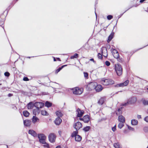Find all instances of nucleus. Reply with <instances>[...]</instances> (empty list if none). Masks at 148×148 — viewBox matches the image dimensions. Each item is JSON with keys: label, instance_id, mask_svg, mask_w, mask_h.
<instances>
[{"label": "nucleus", "instance_id": "1", "mask_svg": "<svg viewBox=\"0 0 148 148\" xmlns=\"http://www.w3.org/2000/svg\"><path fill=\"white\" fill-rule=\"evenodd\" d=\"M101 83L104 85H112L114 83V81L110 79H102L101 80Z\"/></svg>", "mask_w": 148, "mask_h": 148}, {"label": "nucleus", "instance_id": "2", "mask_svg": "<svg viewBox=\"0 0 148 148\" xmlns=\"http://www.w3.org/2000/svg\"><path fill=\"white\" fill-rule=\"evenodd\" d=\"M115 69L116 73L118 76L121 75L122 73V69L120 64H116L115 66Z\"/></svg>", "mask_w": 148, "mask_h": 148}, {"label": "nucleus", "instance_id": "3", "mask_svg": "<svg viewBox=\"0 0 148 148\" xmlns=\"http://www.w3.org/2000/svg\"><path fill=\"white\" fill-rule=\"evenodd\" d=\"M136 100L137 99L136 97H132L129 99L127 101L126 103L123 104V105L125 106L129 104H134L136 102Z\"/></svg>", "mask_w": 148, "mask_h": 148}, {"label": "nucleus", "instance_id": "4", "mask_svg": "<svg viewBox=\"0 0 148 148\" xmlns=\"http://www.w3.org/2000/svg\"><path fill=\"white\" fill-rule=\"evenodd\" d=\"M38 138L39 139V141L40 143H44L45 141L46 137L43 134H38Z\"/></svg>", "mask_w": 148, "mask_h": 148}, {"label": "nucleus", "instance_id": "5", "mask_svg": "<svg viewBox=\"0 0 148 148\" xmlns=\"http://www.w3.org/2000/svg\"><path fill=\"white\" fill-rule=\"evenodd\" d=\"M72 90L73 93L76 95H80L81 94L83 90L82 88H80L78 87L73 88L72 89Z\"/></svg>", "mask_w": 148, "mask_h": 148}, {"label": "nucleus", "instance_id": "6", "mask_svg": "<svg viewBox=\"0 0 148 148\" xmlns=\"http://www.w3.org/2000/svg\"><path fill=\"white\" fill-rule=\"evenodd\" d=\"M96 85H97V83L96 82H92L87 85L86 88L89 90L95 89Z\"/></svg>", "mask_w": 148, "mask_h": 148}, {"label": "nucleus", "instance_id": "7", "mask_svg": "<svg viewBox=\"0 0 148 148\" xmlns=\"http://www.w3.org/2000/svg\"><path fill=\"white\" fill-rule=\"evenodd\" d=\"M56 137V136L54 133H50L48 136L49 140L51 143H53L55 141Z\"/></svg>", "mask_w": 148, "mask_h": 148}, {"label": "nucleus", "instance_id": "8", "mask_svg": "<svg viewBox=\"0 0 148 148\" xmlns=\"http://www.w3.org/2000/svg\"><path fill=\"white\" fill-rule=\"evenodd\" d=\"M82 125L81 123L79 122H77L74 123L73 127L76 130H78L82 128Z\"/></svg>", "mask_w": 148, "mask_h": 148}, {"label": "nucleus", "instance_id": "9", "mask_svg": "<svg viewBox=\"0 0 148 148\" xmlns=\"http://www.w3.org/2000/svg\"><path fill=\"white\" fill-rule=\"evenodd\" d=\"M84 113V111L81 110L79 108H78L76 111V113L77 114V117H80L83 116Z\"/></svg>", "mask_w": 148, "mask_h": 148}, {"label": "nucleus", "instance_id": "10", "mask_svg": "<svg viewBox=\"0 0 148 148\" xmlns=\"http://www.w3.org/2000/svg\"><path fill=\"white\" fill-rule=\"evenodd\" d=\"M44 106V104L41 102H36L34 103V106L36 108H41Z\"/></svg>", "mask_w": 148, "mask_h": 148}, {"label": "nucleus", "instance_id": "11", "mask_svg": "<svg viewBox=\"0 0 148 148\" xmlns=\"http://www.w3.org/2000/svg\"><path fill=\"white\" fill-rule=\"evenodd\" d=\"M129 81L128 80L125 81L123 83L118 84L116 85V87H123L127 86L128 84Z\"/></svg>", "mask_w": 148, "mask_h": 148}, {"label": "nucleus", "instance_id": "12", "mask_svg": "<svg viewBox=\"0 0 148 148\" xmlns=\"http://www.w3.org/2000/svg\"><path fill=\"white\" fill-rule=\"evenodd\" d=\"M113 55L115 58H118L119 57V54L115 49H114L113 51Z\"/></svg>", "mask_w": 148, "mask_h": 148}, {"label": "nucleus", "instance_id": "13", "mask_svg": "<svg viewBox=\"0 0 148 148\" xmlns=\"http://www.w3.org/2000/svg\"><path fill=\"white\" fill-rule=\"evenodd\" d=\"M103 88L101 85L99 84L98 85L97 84V85L96 86L95 89L97 92H99L101 91Z\"/></svg>", "mask_w": 148, "mask_h": 148}, {"label": "nucleus", "instance_id": "14", "mask_svg": "<svg viewBox=\"0 0 148 148\" xmlns=\"http://www.w3.org/2000/svg\"><path fill=\"white\" fill-rule=\"evenodd\" d=\"M101 52L102 55L105 57H106L108 56L107 50L106 48L103 47L101 49Z\"/></svg>", "mask_w": 148, "mask_h": 148}, {"label": "nucleus", "instance_id": "15", "mask_svg": "<svg viewBox=\"0 0 148 148\" xmlns=\"http://www.w3.org/2000/svg\"><path fill=\"white\" fill-rule=\"evenodd\" d=\"M31 121L30 120H26L23 121L24 125L27 127L29 126L31 124Z\"/></svg>", "mask_w": 148, "mask_h": 148}, {"label": "nucleus", "instance_id": "16", "mask_svg": "<svg viewBox=\"0 0 148 148\" xmlns=\"http://www.w3.org/2000/svg\"><path fill=\"white\" fill-rule=\"evenodd\" d=\"M28 133L34 137H36L37 136V134L36 132L32 130H29V131Z\"/></svg>", "mask_w": 148, "mask_h": 148}, {"label": "nucleus", "instance_id": "17", "mask_svg": "<svg viewBox=\"0 0 148 148\" xmlns=\"http://www.w3.org/2000/svg\"><path fill=\"white\" fill-rule=\"evenodd\" d=\"M62 121L61 119L60 118L58 117L55 120L54 123L56 125H58L61 123Z\"/></svg>", "mask_w": 148, "mask_h": 148}, {"label": "nucleus", "instance_id": "18", "mask_svg": "<svg viewBox=\"0 0 148 148\" xmlns=\"http://www.w3.org/2000/svg\"><path fill=\"white\" fill-rule=\"evenodd\" d=\"M90 119L88 115H86L83 117V121L85 123H88L90 121Z\"/></svg>", "mask_w": 148, "mask_h": 148}, {"label": "nucleus", "instance_id": "19", "mask_svg": "<svg viewBox=\"0 0 148 148\" xmlns=\"http://www.w3.org/2000/svg\"><path fill=\"white\" fill-rule=\"evenodd\" d=\"M118 121L119 122H125V117L122 115H120L119 116Z\"/></svg>", "mask_w": 148, "mask_h": 148}, {"label": "nucleus", "instance_id": "20", "mask_svg": "<svg viewBox=\"0 0 148 148\" xmlns=\"http://www.w3.org/2000/svg\"><path fill=\"white\" fill-rule=\"evenodd\" d=\"M40 111V110L38 108H36V109L33 110V113L35 116H36V115L38 114Z\"/></svg>", "mask_w": 148, "mask_h": 148}, {"label": "nucleus", "instance_id": "21", "mask_svg": "<svg viewBox=\"0 0 148 148\" xmlns=\"http://www.w3.org/2000/svg\"><path fill=\"white\" fill-rule=\"evenodd\" d=\"M32 122L33 123H35L36 122L38 121L39 120V119L36 116L34 115V116H33L32 118Z\"/></svg>", "mask_w": 148, "mask_h": 148}, {"label": "nucleus", "instance_id": "22", "mask_svg": "<svg viewBox=\"0 0 148 148\" xmlns=\"http://www.w3.org/2000/svg\"><path fill=\"white\" fill-rule=\"evenodd\" d=\"M34 106V104L32 102H30L27 105V108L29 109H32Z\"/></svg>", "mask_w": 148, "mask_h": 148}, {"label": "nucleus", "instance_id": "23", "mask_svg": "<svg viewBox=\"0 0 148 148\" xmlns=\"http://www.w3.org/2000/svg\"><path fill=\"white\" fill-rule=\"evenodd\" d=\"M105 101V99L104 97L101 98L98 101V103L100 105H102Z\"/></svg>", "mask_w": 148, "mask_h": 148}, {"label": "nucleus", "instance_id": "24", "mask_svg": "<svg viewBox=\"0 0 148 148\" xmlns=\"http://www.w3.org/2000/svg\"><path fill=\"white\" fill-rule=\"evenodd\" d=\"M131 123L132 125H136L138 124V121L136 119H132L131 120Z\"/></svg>", "mask_w": 148, "mask_h": 148}, {"label": "nucleus", "instance_id": "25", "mask_svg": "<svg viewBox=\"0 0 148 148\" xmlns=\"http://www.w3.org/2000/svg\"><path fill=\"white\" fill-rule=\"evenodd\" d=\"M75 141L78 142L80 141L82 139V137L79 135H77L75 137Z\"/></svg>", "mask_w": 148, "mask_h": 148}, {"label": "nucleus", "instance_id": "26", "mask_svg": "<svg viewBox=\"0 0 148 148\" xmlns=\"http://www.w3.org/2000/svg\"><path fill=\"white\" fill-rule=\"evenodd\" d=\"M66 65H64L62 66L61 67H60L59 68L57 69L55 71V73L56 74H57L58 72H59L65 66H66Z\"/></svg>", "mask_w": 148, "mask_h": 148}, {"label": "nucleus", "instance_id": "27", "mask_svg": "<svg viewBox=\"0 0 148 148\" xmlns=\"http://www.w3.org/2000/svg\"><path fill=\"white\" fill-rule=\"evenodd\" d=\"M114 35V33H112L108 37V39L107 40V42H109L112 39V38Z\"/></svg>", "mask_w": 148, "mask_h": 148}, {"label": "nucleus", "instance_id": "28", "mask_svg": "<svg viewBox=\"0 0 148 148\" xmlns=\"http://www.w3.org/2000/svg\"><path fill=\"white\" fill-rule=\"evenodd\" d=\"M78 133V130H76L75 131H74L71 134V136L72 137H75V136L77 135Z\"/></svg>", "mask_w": 148, "mask_h": 148}, {"label": "nucleus", "instance_id": "29", "mask_svg": "<svg viewBox=\"0 0 148 148\" xmlns=\"http://www.w3.org/2000/svg\"><path fill=\"white\" fill-rule=\"evenodd\" d=\"M90 129V127L89 126H87L83 129V130L85 132L89 131Z\"/></svg>", "mask_w": 148, "mask_h": 148}, {"label": "nucleus", "instance_id": "30", "mask_svg": "<svg viewBox=\"0 0 148 148\" xmlns=\"http://www.w3.org/2000/svg\"><path fill=\"white\" fill-rule=\"evenodd\" d=\"M125 122H120L118 126L119 129H121L124 125V123Z\"/></svg>", "mask_w": 148, "mask_h": 148}, {"label": "nucleus", "instance_id": "31", "mask_svg": "<svg viewBox=\"0 0 148 148\" xmlns=\"http://www.w3.org/2000/svg\"><path fill=\"white\" fill-rule=\"evenodd\" d=\"M56 115L59 117L60 118V117H61L62 116V114L61 113V112L60 111H58L56 112Z\"/></svg>", "mask_w": 148, "mask_h": 148}, {"label": "nucleus", "instance_id": "32", "mask_svg": "<svg viewBox=\"0 0 148 148\" xmlns=\"http://www.w3.org/2000/svg\"><path fill=\"white\" fill-rule=\"evenodd\" d=\"M45 106L49 108L51 106L52 103L48 101H47L45 103Z\"/></svg>", "mask_w": 148, "mask_h": 148}, {"label": "nucleus", "instance_id": "33", "mask_svg": "<svg viewBox=\"0 0 148 148\" xmlns=\"http://www.w3.org/2000/svg\"><path fill=\"white\" fill-rule=\"evenodd\" d=\"M23 115L25 117H28L29 114V112L27 111H24L23 112Z\"/></svg>", "mask_w": 148, "mask_h": 148}, {"label": "nucleus", "instance_id": "34", "mask_svg": "<svg viewBox=\"0 0 148 148\" xmlns=\"http://www.w3.org/2000/svg\"><path fill=\"white\" fill-rule=\"evenodd\" d=\"M42 144H43V147H44L45 148H49V144L46 142V141H45V142L44 143H42Z\"/></svg>", "mask_w": 148, "mask_h": 148}, {"label": "nucleus", "instance_id": "35", "mask_svg": "<svg viewBox=\"0 0 148 148\" xmlns=\"http://www.w3.org/2000/svg\"><path fill=\"white\" fill-rule=\"evenodd\" d=\"M41 114L43 115H48V113L45 110H42Z\"/></svg>", "mask_w": 148, "mask_h": 148}, {"label": "nucleus", "instance_id": "36", "mask_svg": "<svg viewBox=\"0 0 148 148\" xmlns=\"http://www.w3.org/2000/svg\"><path fill=\"white\" fill-rule=\"evenodd\" d=\"M114 146L115 148H121L119 144L118 143H114Z\"/></svg>", "mask_w": 148, "mask_h": 148}, {"label": "nucleus", "instance_id": "37", "mask_svg": "<svg viewBox=\"0 0 148 148\" xmlns=\"http://www.w3.org/2000/svg\"><path fill=\"white\" fill-rule=\"evenodd\" d=\"M121 113L122 112L121 111V110L120 108L116 112V115H118L121 114Z\"/></svg>", "mask_w": 148, "mask_h": 148}, {"label": "nucleus", "instance_id": "38", "mask_svg": "<svg viewBox=\"0 0 148 148\" xmlns=\"http://www.w3.org/2000/svg\"><path fill=\"white\" fill-rule=\"evenodd\" d=\"M78 56V54L75 53L74 55L72 56L71 58V59H73L74 58H77Z\"/></svg>", "mask_w": 148, "mask_h": 148}, {"label": "nucleus", "instance_id": "39", "mask_svg": "<svg viewBox=\"0 0 148 148\" xmlns=\"http://www.w3.org/2000/svg\"><path fill=\"white\" fill-rule=\"evenodd\" d=\"M143 130L145 132H148V127H145L143 128Z\"/></svg>", "mask_w": 148, "mask_h": 148}, {"label": "nucleus", "instance_id": "40", "mask_svg": "<svg viewBox=\"0 0 148 148\" xmlns=\"http://www.w3.org/2000/svg\"><path fill=\"white\" fill-rule=\"evenodd\" d=\"M127 127L129 130L134 131V129L128 125H127Z\"/></svg>", "mask_w": 148, "mask_h": 148}, {"label": "nucleus", "instance_id": "41", "mask_svg": "<svg viewBox=\"0 0 148 148\" xmlns=\"http://www.w3.org/2000/svg\"><path fill=\"white\" fill-rule=\"evenodd\" d=\"M105 64L107 66H109L110 64V62L108 61H106L105 62Z\"/></svg>", "mask_w": 148, "mask_h": 148}, {"label": "nucleus", "instance_id": "42", "mask_svg": "<svg viewBox=\"0 0 148 148\" xmlns=\"http://www.w3.org/2000/svg\"><path fill=\"white\" fill-rule=\"evenodd\" d=\"M113 18V16L111 15H109L107 16V18L108 20H110Z\"/></svg>", "mask_w": 148, "mask_h": 148}, {"label": "nucleus", "instance_id": "43", "mask_svg": "<svg viewBox=\"0 0 148 148\" xmlns=\"http://www.w3.org/2000/svg\"><path fill=\"white\" fill-rule=\"evenodd\" d=\"M144 120L147 123H148V116H146L144 118Z\"/></svg>", "mask_w": 148, "mask_h": 148}, {"label": "nucleus", "instance_id": "44", "mask_svg": "<svg viewBox=\"0 0 148 148\" xmlns=\"http://www.w3.org/2000/svg\"><path fill=\"white\" fill-rule=\"evenodd\" d=\"M98 57L99 59H101L102 58V55L100 53H99L98 55Z\"/></svg>", "mask_w": 148, "mask_h": 148}, {"label": "nucleus", "instance_id": "45", "mask_svg": "<svg viewBox=\"0 0 148 148\" xmlns=\"http://www.w3.org/2000/svg\"><path fill=\"white\" fill-rule=\"evenodd\" d=\"M112 130L114 132L116 130V126L115 125L114 127H113L112 128Z\"/></svg>", "mask_w": 148, "mask_h": 148}, {"label": "nucleus", "instance_id": "46", "mask_svg": "<svg viewBox=\"0 0 148 148\" xmlns=\"http://www.w3.org/2000/svg\"><path fill=\"white\" fill-rule=\"evenodd\" d=\"M84 74L85 77L87 78L88 76V73L86 72H84Z\"/></svg>", "mask_w": 148, "mask_h": 148}, {"label": "nucleus", "instance_id": "47", "mask_svg": "<svg viewBox=\"0 0 148 148\" xmlns=\"http://www.w3.org/2000/svg\"><path fill=\"white\" fill-rule=\"evenodd\" d=\"M4 75L8 77L10 75V74L8 72H6L4 73Z\"/></svg>", "mask_w": 148, "mask_h": 148}, {"label": "nucleus", "instance_id": "48", "mask_svg": "<svg viewBox=\"0 0 148 148\" xmlns=\"http://www.w3.org/2000/svg\"><path fill=\"white\" fill-rule=\"evenodd\" d=\"M143 103L145 105H148V101L145 100L143 101Z\"/></svg>", "mask_w": 148, "mask_h": 148}, {"label": "nucleus", "instance_id": "49", "mask_svg": "<svg viewBox=\"0 0 148 148\" xmlns=\"http://www.w3.org/2000/svg\"><path fill=\"white\" fill-rule=\"evenodd\" d=\"M23 80L25 81H28L29 79L27 77H24L23 78Z\"/></svg>", "mask_w": 148, "mask_h": 148}, {"label": "nucleus", "instance_id": "50", "mask_svg": "<svg viewBox=\"0 0 148 148\" xmlns=\"http://www.w3.org/2000/svg\"><path fill=\"white\" fill-rule=\"evenodd\" d=\"M137 117L138 119H140L141 118V115H137Z\"/></svg>", "mask_w": 148, "mask_h": 148}, {"label": "nucleus", "instance_id": "51", "mask_svg": "<svg viewBox=\"0 0 148 148\" xmlns=\"http://www.w3.org/2000/svg\"><path fill=\"white\" fill-rule=\"evenodd\" d=\"M90 61H92L95 63H96V62L94 60V59L93 58L90 59Z\"/></svg>", "mask_w": 148, "mask_h": 148}, {"label": "nucleus", "instance_id": "52", "mask_svg": "<svg viewBox=\"0 0 148 148\" xmlns=\"http://www.w3.org/2000/svg\"><path fill=\"white\" fill-rule=\"evenodd\" d=\"M58 133L60 135H61L62 134V131H58Z\"/></svg>", "mask_w": 148, "mask_h": 148}, {"label": "nucleus", "instance_id": "53", "mask_svg": "<svg viewBox=\"0 0 148 148\" xmlns=\"http://www.w3.org/2000/svg\"><path fill=\"white\" fill-rule=\"evenodd\" d=\"M79 119L80 121H83V118H79Z\"/></svg>", "mask_w": 148, "mask_h": 148}, {"label": "nucleus", "instance_id": "54", "mask_svg": "<svg viewBox=\"0 0 148 148\" xmlns=\"http://www.w3.org/2000/svg\"><path fill=\"white\" fill-rule=\"evenodd\" d=\"M123 132L124 133H127V132L126 130H124L123 131Z\"/></svg>", "mask_w": 148, "mask_h": 148}, {"label": "nucleus", "instance_id": "55", "mask_svg": "<svg viewBox=\"0 0 148 148\" xmlns=\"http://www.w3.org/2000/svg\"><path fill=\"white\" fill-rule=\"evenodd\" d=\"M53 57V60H54V61H56V59L55 58V57Z\"/></svg>", "mask_w": 148, "mask_h": 148}, {"label": "nucleus", "instance_id": "56", "mask_svg": "<svg viewBox=\"0 0 148 148\" xmlns=\"http://www.w3.org/2000/svg\"><path fill=\"white\" fill-rule=\"evenodd\" d=\"M56 148H61L60 146H57Z\"/></svg>", "mask_w": 148, "mask_h": 148}, {"label": "nucleus", "instance_id": "57", "mask_svg": "<svg viewBox=\"0 0 148 148\" xmlns=\"http://www.w3.org/2000/svg\"><path fill=\"white\" fill-rule=\"evenodd\" d=\"M57 59L59 61H60V59L59 58H57Z\"/></svg>", "mask_w": 148, "mask_h": 148}, {"label": "nucleus", "instance_id": "58", "mask_svg": "<svg viewBox=\"0 0 148 148\" xmlns=\"http://www.w3.org/2000/svg\"><path fill=\"white\" fill-rule=\"evenodd\" d=\"M8 95H9V96H11V94H8Z\"/></svg>", "mask_w": 148, "mask_h": 148}, {"label": "nucleus", "instance_id": "59", "mask_svg": "<svg viewBox=\"0 0 148 148\" xmlns=\"http://www.w3.org/2000/svg\"><path fill=\"white\" fill-rule=\"evenodd\" d=\"M30 57H28V58H30Z\"/></svg>", "mask_w": 148, "mask_h": 148}, {"label": "nucleus", "instance_id": "60", "mask_svg": "<svg viewBox=\"0 0 148 148\" xmlns=\"http://www.w3.org/2000/svg\"><path fill=\"white\" fill-rule=\"evenodd\" d=\"M95 14L96 15V16H97V15H96V14L95 13Z\"/></svg>", "mask_w": 148, "mask_h": 148}, {"label": "nucleus", "instance_id": "61", "mask_svg": "<svg viewBox=\"0 0 148 148\" xmlns=\"http://www.w3.org/2000/svg\"><path fill=\"white\" fill-rule=\"evenodd\" d=\"M147 90H148V88H147Z\"/></svg>", "mask_w": 148, "mask_h": 148}, {"label": "nucleus", "instance_id": "62", "mask_svg": "<svg viewBox=\"0 0 148 148\" xmlns=\"http://www.w3.org/2000/svg\"><path fill=\"white\" fill-rule=\"evenodd\" d=\"M1 85V84H0V85Z\"/></svg>", "mask_w": 148, "mask_h": 148}, {"label": "nucleus", "instance_id": "63", "mask_svg": "<svg viewBox=\"0 0 148 148\" xmlns=\"http://www.w3.org/2000/svg\"><path fill=\"white\" fill-rule=\"evenodd\" d=\"M17 1L18 0H16Z\"/></svg>", "mask_w": 148, "mask_h": 148}]
</instances>
